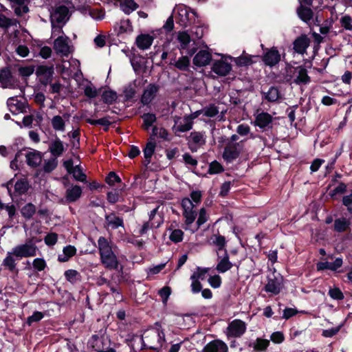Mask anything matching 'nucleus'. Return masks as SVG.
Masks as SVG:
<instances>
[{"label": "nucleus", "instance_id": "f257e3e1", "mask_svg": "<svg viewBox=\"0 0 352 352\" xmlns=\"http://www.w3.org/2000/svg\"><path fill=\"white\" fill-rule=\"evenodd\" d=\"M101 263L108 269H116L118 267L117 256L113 251L111 243L104 237L98 240Z\"/></svg>", "mask_w": 352, "mask_h": 352}, {"label": "nucleus", "instance_id": "f03ea898", "mask_svg": "<svg viewBox=\"0 0 352 352\" xmlns=\"http://www.w3.org/2000/svg\"><path fill=\"white\" fill-rule=\"evenodd\" d=\"M286 76L289 78V80L293 78V82L297 85H306L310 81L307 69L302 66L294 67L287 65L286 67Z\"/></svg>", "mask_w": 352, "mask_h": 352}, {"label": "nucleus", "instance_id": "7ed1b4c3", "mask_svg": "<svg viewBox=\"0 0 352 352\" xmlns=\"http://www.w3.org/2000/svg\"><path fill=\"white\" fill-rule=\"evenodd\" d=\"M16 258L33 257L36 255L37 247L31 241L16 245L12 249Z\"/></svg>", "mask_w": 352, "mask_h": 352}, {"label": "nucleus", "instance_id": "20e7f679", "mask_svg": "<svg viewBox=\"0 0 352 352\" xmlns=\"http://www.w3.org/2000/svg\"><path fill=\"white\" fill-rule=\"evenodd\" d=\"M243 148V143L229 142L225 147L223 158L225 161L230 163L237 159Z\"/></svg>", "mask_w": 352, "mask_h": 352}, {"label": "nucleus", "instance_id": "39448f33", "mask_svg": "<svg viewBox=\"0 0 352 352\" xmlns=\"http://www.w3.org/2000/svg\"><path fill=\"white\" fill-rule=\"evenodd\" d=\"M283 285V277L275 271L267 276V283L265 287L267 292L276 295L280 293Z\"/></svg>", "mask_w": 352, "mask_h": 352}, {"label": "nucleus", "instance_id": "423d86ee", "mask_svg": "<svg viewBox=\"0 0 352 352\" xmlns=\"http://www.w3.org/2000/svg\"><path fill=\"white\" fill-rule=\"evenodd\" d=\"M69 19V9L65 6H59L56 8L51 14V23L53 34L55 33V23L64 25Z\"/></svg>", "mask_w": 352, "mask_h": 352}, {"label": "nucleus", "instance_id": "0eeeda50", "mask_svg": "<svg viewBox=\"0 0 352 352\" xmlns=\"http://www.w3.org/2000/svg\"><path fill=\"white\" fill-rule=\"evenodd\" d=\"M146 341L150 344L149 347L153 349H157L161 347L165 342V335L160 329H153L148 331L144 337Z\"/></svg>", "mask_w": 352, "mask_h": 352}, {"label": "nucleus", "instance_id": "6e6552de", "mask_svg": "<svg viewBox=\"0 0 352 352\" xmlns=\"http://www.w3.org/2000/svg\"><path fill=\"white\" fill-rule=\"evenodd\" d=\"M228 59L232 60V58L223 56L220 60H214L212 71L221 76L228 75L232 69V65Z\"/></svg>", "mask_w": 352, "mask_h": 352}, {"label": "nucleus", "instance_id": "1a4fd4ad", "mask_svg": "<svg viewBox=\"0 0 352 352\" xmlns=\"http://www.w3.org/2000/svg\"><path fill=\"white\" fill-rule=\"evenodd\" d=\"M246 329L247 325L245 322L235 319L229 323L226 333L228 337L238 338L243 335Z\"/></svg>", "mask_w": 352, "mask_h": 352}, {"label": "nucleus", "instance_id": "9d476101", "mask_svg": "<svg viewBox=\"0 0 352 352\" xmlns=\"http://www.w3.org/2000/svg\"><path fill=\"white\" fill-rule=\"evenodd\" d=\"M183 208V214L185 218V222L187 225L192 224L195 220L197 212L194 209L196 206L189 198H184L182 201Z\"/></svg>", "mask_w": 352, "mask_h": 352}, {"label": "nucleus", "instance_id": "9b49d317", "mask_svg": "<svg viewBox=\"0 0 352 352\" xmlns=\"http://www.w3.org/2000/svg\"><path fill=\"white\" fill-rule=\"evenodd\" d=\"M54 49L57 54L67 56L72 51L69 44V38L65 36H59L54 42Z\"/></svg>", "mask_w": 352, "mask_h": 352}, {"label": "nucleus", "instance_id": "f8f14e48", "mask_svg": "<svg viewBox=\"0 0 352 352\" xmlns=\"http://www.w3.org/2000/svg\"><path fill=\"white\" fill-rule=\"evenodd\" d=\"M192 126V122H190V118H187L186 116L174 118L173 131L176 135H179L180 133L190 131Z\"/></svg>", "mask_w": 352, "mask_h": 352}, {"label": "nucleus", "instance_id": "ddd939ff", "mask_svg": "<svg viewBox=\"0 0 352 352\" xmlns=\"http://www.w3.org/2000/svg\"><path fill=\"white\" fill-rule=\"evenodd\" d=\"M262 60L266 65L273 67L280 62V54L276 47L267 49L262 56Z\"/></svg>", "mask_w": 352, "mask_h": 352}, {"label": "nucleus", "instance_id": "4468645a", "mask_svg": "<svg viewBox=\"0 0 352 352\" xmlns=\"http://www.w3.org/2000/svg\"><path fill=\"white\" fill-rule=\"evenodd\" d=\"M173 11L177 15L180 24L184 26L187 25L190 19V14H193L189 8L182 4L177 6Z\"/></svg>", "mask_w": 352, "mask_h": 352}, {"label": "nucleus", "instance_id": "2eb2a0df", "mask_svg": "<svg viewBox=\"0 0 352 352\" xmlns=\"http://www.w3.org/2000/svg\"><path fill=\"white\" fill-rule=\"evenodd\" d=\"M159 208H160V206H157V208H154L151 212V213L149 214V221L151 222V225H150L149 222H146L143 225V226L140 230L141 234L145 233L150 228V227L157 228L162 224V219L161 216L160 215L157 216V212Z\"/></svg>", "mask_w": 352, "mask_h": 352}, {"label": "nucleus", "instance_id": "dca6fc26", "mask_svg": "<svg viewBox=\"0 0 352 352\" xmlns=\"http://www.w3.org/2000/svg\"><path fill=\"white\" fill-rule=\"evenodd\" d=\"M211 60V54L208 50H201L195 55L192 62L197 67H204L208 65Z\"/></svg>", "mask_w": 352, "mask_h": 352}, {"label": "nucleus", "instance_id": "f3484780", "mask_svg": "<svg viewBox=\"0 0 352 352\" xmlns=\"http://www.w3.org/2000/svg\"><path fill=\"white\" fill-rule=\"evenodd\" d=\"M273 118L268 113L261 112L258 113L254 122V124L261 129H269L272 127Z\"/></svg>", "mask_w": 352, "mask_h": 352}, {"label": "nucleus", "instance_id": "a211bd4d", "mask_svg": "<svg viewBox=\"0 0 352 352\" xmlns=\"http://www.w3.org/2000/svg\"><path fill=\"white\" fill-rule=\"evenodd\" d=\"M64 166L68 173L72 174L75 179L80 182L85 180V175L82 172V170L78 165L74 166V163L71 160L65 161L64 162Z\"/></svg>", "mask_w": 352, "mask_h": 352}, {"label": "nucleus", "instance_id": "6ab92c4d", "mask_svg": "<svg viewBox=\"0 0 352 352\" xmlns=\"http://www.w3.org/2000/svg\"><path fill=\"white\" fill-rule=\"evenodd\" d=\"M0 82L4 88H14L16 85V81L8 69H3L1 70Z\"/></svg>", "mask_w": 352, "mask_h": 352}, {"label": "nucleus", "instance_id": "aec40b11", "mask_svg": "<svg viewBox=\"0 0 352 352\" xmlns=\"http://www.w3.org/2000/svg\"><path fill=\"white\" fill-rule=\"evenodd\" d=\"M54 70L52 67L41 66L36 71V74L39 78L40 82L43 85H47L51 82Z\"/></svg>", "mask_w": 352, "mask_h": 352}, {"label": "nucleus", "instance_id": "412c9836", "mask_svg": "<svg viewBox=\"0 0 352 352\" xmlns=\"http://www.w3.org/2000/svg\"><path fill=\"white\" fill-rule=\"evenodd\" d=\"M228 346L223 342L217 340L208 343L202 352H227Z\"/></svg>", "mask_w": 352, "mask_h": 352}, {"label": "nucleus", "instance_id": "4be33fe9", "mask_svg": "<svg viewBox=\"0 0 352 352\" xmlns=\"http://www.w3.org/2000/svg\"><path fill=\"white\" fill-rule=\"evenodd\" d=\"M190 147L192 151H197V147L204 145L206 142L204 135L200 132H192L189 137Z\"/></svg>", "mask_w": 352, "mask_h": 352}, {"label": "nucleus", "instance_id": "5701e85b", "mask_svg": "<svg viewBox=\"0 0 352 352\" xmlns=\"http://www.w3.org/2000/svg\"><path fill=\"white\" fill-rule=\"evenodd\" d=\"M175 36L178 43L177 47L180 50L186 49L192 40L189 34L185 31L177 32Z\"/></svg>", "mask_w": 352, "mask_h": 352}, {"label": "nucleus", "instance_id": "b1692460", "mask_svg": "<svg viewBox=\"0 0 352 352\" xmlns=\"http://www.w3.org/2000/svg\"><path fill=\"white\" fill-rule=\"evenodd\" d=\"M232 267V263L229 261L228 255L226 251H224V255L220 256L218 255V263L217 265V270L220 273H224L230 270Z\"/></svg>", "mask_w": 352, "mask_h": 352}, {"label": "nucleus", "instance_id": "393cba45", "mask_svg": "<svg viewBox=\"0 0 352 352\" xmlns=\"http://www.w3.org/2000/svg\"><path fill=\"white\" fill-rule=\"evenodd\" d=\"M27 164L32 167L38 166L42 161V155L37 151H30L25 154Z\"/></svg>", "mask_w": 352, "mask_h": 352}, {"label": "nucleus", "instance_id": "a878e982", "mask_svg": "<svg viewBox=\"0 0 352 352\" xmlns=\"http://www.w3.org/2000/svg\"><path fill=\"white\" fill-rule=\"evenodd\" d=\"M309 45V39L307 36H301L295 40L294 43V50L299 54L305 52Z\"/></svg>", "mask_w": 352, "mask_h": 352}, {"label": "nucleus", "instance_id": "bb28decb", "mask_svg": "<svg viewBox=\"0 0 352 352\" xmlns=\"http://www.w3.org/2000/svg\"><path fill=\"white\" fill-rule=\"evenodd\" d=\"M9 111L13 114H18L23 112L24 106L16 97H11L7 101Z\"/></svg>", "mask_w": 352, "mask_h": 352}, {"label": "nucleus", "instance_id": "cd10ccee", "mask_svg": "<svg viewBox=\"0 0 352 352\" xmlns=\"http://www.w3.org/2000/svg\"><path fill=\"white\" fill-rule=\"evenodd\" d=\"M12 3V7L14 10L16 15L21 16L27 13L29 9L25 3L26 0H10Z\"/></svg>", "mask_w": 352, "mask_h": 352}, {"label": "nucleus", "instance_id": "c85d7f7f", "mask_svg": "<svg viewBox=\"0 0 352 352\" xmlns=\"http://www.w3.org/2000/svg\"><path fill=\"white\" fill-rule=\"evenodd\" d=\"M342 265V260L340 258H337L333 262H321L318 263L317 268L318 270H323L329 269L331 270H336Z\"/></svg>", "mask_w": 352, "mask_h": 352}, {"label": "nucleus", "instance_id": "c756f323", "mask_svg": "<svg viewBox=\"0 0 352 352\" xmlns=\"http://www.w3.org/2000/svg\"><path fill=\"white\" fill-rule=\"evenodd\" d=\"M158 89L155 85H150L144 90L142 97V102L144 104H148L155 97Z\"/></svg>", "mask_w": 352, "mask_h": 352}, {"label": "nucleus", "instance_id": "7c9ffc66", "mask_svg": "<svg viewBox=\"0 0 352 352\" xmlns=\"http://www.w3.org/2000/svg\"><path fill=\"white\" fill-rule=\"evenodd\" d=\"M153 37L149 34H141L136 38L137 46L142 50L148 49L153 43Z\"/></svg>", "mask_w": 352, "mask_h": 352}, {"label": "nucleus", "instance_id": "2f4dec72", "mask_svg": "<svg viewBox=\"0 0 352 352\" xmlns=\"http://www.w3.org/2000/svg\"><path fill=\"white\" fill-rule=\"evenodd\" d=\"M82 194V189L78 186H73L66 191V199L68 201H76Z\"/></svg>", "mask_w": 352, "mask_h": 352}, {"label": "nucleus", "instance_id": "473e14b6", "mask_svg": "<svg viewBox=\"0 0 352 352\" xmlns=\"http://www.w3.org/2000/svg\"><path fill=\"white\" fill-rule=\"evenodd\" d=\"M76 252L74 246L67 245L63 248V254L58 255V261L60 262H66L72 257Z\"/></svg>", "mask_w": 352, "mask_h": 352}, {"label": "nucleus", "instance_id": "72a5a7b5", "mask_svg": "<svg viewBox=\"0 0 352 352\" xmlns=\"http://www.w3.org/2000/svg\"><path fill=\"white\" fill-rule=\"evenodd\" d=\"M120 8L125 14H129L138 8V5L134 0H122L120 2Z\"/></svg>", "mask_w": 352, "mask_h": 352}, {"label": "nucleus", "instance_id": "f704fd0d", "mask_svg": "<svg viewBox=\"0 0 352 352\" xmlns=\"http://www.w3.org/2000/svg\"><path fill=\"white\" fill-rule=\"evenodd\" d=\"M17 258L15 256V254H13V250H12L10 252L7 253L6 257L4 258L3 261V265L10 270L13 271L16 267V260Z\"/></svg>", "mask_w": 352, "mask_h": 352}, {"label": "nucleus", "instance_id": "c9c22d12", "mask_svg": "<svg viewBox=\"0 0 352 352\" xmlns=\"http://www.w3.org/2000/svg\"><path fill=\"white\" fill-rule=\"evenodd\" d=\"M298 14L303 21L308 23L312 18L313 12L310 8L300 6L298 9Z\"/></svg>", "mask_w": 352, "mask_h": 352}, {"label": "nucleus", "instance_id": "e433bc0d", "mask_svg": "<svg viewBox=\"0 0 352 352\" xmlns=\"http://www.w3.org/2000/svg\"><path fill=\"white\" fill-rule=\"evenodd\" d=\"M155 148V143L153 140L149 141L144 150V155L146 161V164H149L151 157H152Z\"/></svg>", "mask_w": 352, "mask_h": 352}, {"label": "nucleus", "instance_id": "4c0bfd02", "mask_svg": "<svg viewBox=\"0 0 352 352\" xmlns=\"http://www.w3.org/2000/svg\"><path fill=\"white\" fill-rule=\"evenodd\" d=\"M173 65L179 70H187L190 65V58L186 56H182Z\"/></svg>", "mask_w": 352, "mask_h": 352}, {"label": "nucleus", "instance_id": "58836bf2", "mask_svg": "<svg viewBox=\"0 0 352 352\" xmlns=\"http://www.w3.org/2000/svg\"><path fill=\"white\" fill-rule=\"evenodd\" d=\"M252 58L253 56L250 55L243 54L239 57L232 58V60L237 65L242 67L251 65L253 63Z\"/></svg>", "mask_w": 352, "mask_h": 352}, {"label": "nucleus", "instance_id": "ea45409f", "mask_svg": "<svg viewBox=\"0 0 352 352\" xmlns=\"http://www.w3.org/2000/svg\"><path fill=\"white\" fill-rule=\"evenodd\" d=\"M52 125L56 131H63L65 130V121L60 116H55L52 118Z\"/></svg>", "mask_w": 352, "mask_h": 352}, {"label": "nucleus", "instance_id": "a19ab883", "mask_svg": "<svg viewBox=\"0 0 352 352\" xmlns=\"http://www.w3.org/2000/svg\"><path fill=\"white\" fill-rule=\"evenodd\" d=\"M212 243L217 246L218 248L217 250V254L219 255L220 253V251L223 250V248L226 244V240L225 238L221 235H214L212 238Z\"/></svg>", "mask_w": 352, "mask_h": 352}, {"label": "nucleus", "instance_id": "79ce46f5", "mask_svg": "<svg viewBox=\"0 0 352 352\" xmlns=\"http://www.w3.org/2000/svg\"><path fill=\"white\" fill-rule=\"evenodd\" d=\"M64 150V146L60 140H55L50 146V151L54 155H60Z\"/></svg>", "mask_w": 352, "mask_h": 352}, {"label": "nucleus", "instance_id": "37998d69", "mask_svg": "<svg viewBox=\"0 0 352 352\" xmlns=\"http://www.w3.org/2000/svg\"><path fill=\"white\" fill-rule=\"evenodd\" d=\"M117 94L111 90H107L102 94L103 101L107 104H112L117 100Z\"/></svg>", "mask_w": 352, "mask_h": 352}, {"label": "nucleus", "instance_id": "c03bdc74", "mask_svg": "<svg viewBox=\"0 0 352 352\" xmlns=\"http://www.w3.org/2000/svg\"><path fill=\"white\" fill-rule=\"evenodd\" d=\"M209 268L197 267L196 271L192 274L190 278L196 279L197 280H204L206 274L208 272Z\"/></svg>", "mask_w": 352, "mask_h": 352}, {"label": "nucleus", "instance_id": "a18cd8bd", "mask_svg": "<svg viewBox=\"0 0 352 352\" xmlns=\"http://www.w3.org/2000/svg\"><path fill=\"white\" fill-rule=\"evenodd\" d=\"M109 226L112 228H117L119 226H122V220L114 215H109L107 217Z\"/></svg>", "mask_w": 352, "mask_h": 352}, {"label": "nucleus", "instance_id": "49530a36", "mask_svg": "<svg viewBox=\"0 0 352 352\" xmlns=\"http://www.w3.org/2000/svg\"><path fill=\"white\" fill-rule=\"evenodd\" d=\"M28 183L25 180H19L14 184L15 192L18 194H23L28 189Z\"/></svg>", "mask_w": 352, "mask_h": 352}, {"label": "nucleus", "instance_id": "de8ad7c7", "mask_svg": "<svg viewBox=\"0 0 352 352\" xmlns=\"http://www.w3.org/2000/svg\"><path fill=\"white\" fill-rule=\"evenodd\" d=\"M36 212L35 206L32 204H28L21 209V213L25 218H30Z\"/></svg>", "mask_w": 352, "mask_h": 352}, {"label": "nucleus", "instance_id": "09e8293b", "mask_svg": "<svg viewBox=\"0 0 352 352\" xmlns=\"http://www.w3.org/2000/svg\"><path fill=\"white\" fill-rule=\"evenodd\" d=\"M184 237V232L182 230L179 229H175L171 231L169 239L171 241L174 243H179L182 241Z\"/></svg>", "mask_w": 352, "mask_h": 352}, {"label": "nucleus", "instance_id": "8fccbe9b", "mask_svg": "<svg viewBox=\"0 0 352 352\" xmlns=\"http://www.w3.org/2000/svg\"><path fill=\"white\" fill-rule=\"evenodd\" d=\"M144 128L148 129L156 120V116L153 113H145L142 116Z\"/></svg>", "mask_w": 352, "mask_h": 352}, {"label": "nucleus", "instance_id": "3c124183", "mask_svg": "<svg viewBox=\"0 0 352 352\" xmlns=\"http://www.w3.org/2000/svg\"><path fill=\"white\" fill-rule=\"evenodd\" d=\"M270 341L265 339L258 338L253 344L254 349L257 351H263L267 349Z\"/></svg>", "mask_w": 352, "mask_h": 352}, {"label": "nucleus", "instance_id": "603ef678", "mask_svg": "<svg viewBox=\"0 0 352 352\" xmlns=\"http://www.w3.org/2000/svg\"><path fill=\"white\" fill-rule=\"evenodd\" d=\"M265 98L270 102H275L279 98V93L276 88L271 87L266 93Z\"/></svg>", "mask_w": 352, "mask_h": 352}, {"label": "nucleus", "instance_id": "864d4df0", "mask_svg": "<svg viewBox=\"0 0 352 352\" xmlns=\"http://www.w3.org/2000/svg\"><path fill=\"white\" fill-rule=\"evenodd\" d=\"M159 295L162 298L163 303L165 305L171 294V289L169 287H164L158 292Z\"/></svg>", "mask_w": 352, "mask_h": 352}, {"label": "nucleus", "instance_id": "5fc2aeb1", "mask_svg": "<svg viewBox=\"0 0 352 352\" xmlns=\"http://www.w3.org/2000/svg\"><path fill=\"white\" fill-rule=\"evenodd\" d=\"M329 295L331 296V298L335 300H342L344 298L342 292L338 287L329 289Z\"/></svg>", "mask_w": 352, "mask_h": 352}, {"label": "nucleus", "instance_id": "6e6d98bb", "mask_svg": "<svg viewBox=\"0 0 352 352\" xmlns=\"http://www.w3.org/2000/svg\"><path fill=\"white\" fill-rule=\"evenodd\" d=\"M342 27L347 30H352V19L348 15H344L340 19Z\"/></svg>", "mask_w": 352, "mask_h": 352}, {"label": "nucleus", "instance_id": "4d7b16f0", "mask_svg": "<svg viewBox=\"0 0 352 352\" xmlns=\"http://www.w3.org/2000/svg\"><path fill=\"white\" fill-rule=\"evenodd\" d=\"M57 166V162L55 159L46 160L44 163L43 170L45 172L50 173Z\"/></svg>", "mask_w": 352, "mask_h": 352}, {"label": "nucleus", "instance_id": "13d9d810", "mask_svg": "<svg viewBox=\"0 0 352 352\" xmlns=\"http://www.w3.org/2000/svg\"><path fill=\"white\" fill-rule=\"evenodd\" d=\"M153 136H159L160 138L166 140L168 139V132L164 128H158L157 126H154L153 128Z\"/></svg>", "mask_w": 352, "mask_h": 352}, {"label": "nucleus", "instance_id": "bf43d9fd", "mask_svg": "<svg viewBox=\"0 0 352 352\" xmlns=\"http://www.w3.org/2000/svg\"><path fill=\"white\" fill-rule=\"evenodd\" d=\"M348 226L349 223L345 219H337L334 223L335 229L338 232L345 230Z\"/></svg>", "mask_w": 352, "mask_h": 352}, {"label": "nucleus", "instance_id": "052dcab7", "mask_svg": "<svg viewBox=\"0 0 352 352\" xmlns=\"http://www.w3.org/2000/svg\"><path fill=\"white\" fill-rule=\"evenodd\" d=\"M218 112L219 110L214 105H210V107L202 110L203 115L210 118L214 117L218 113Z\"/></svg>", "mask_w": 352, "mask_h": 352}, {"label": "nucleus", "instance_id": "680f3d73", "mask_svg": "<svg viewBox=\"0 0 352 352\" xmlns=\"http://www.w3.org/2000/svg\"><path fill=\"white\" fill-rule=\"evenodd\" d=\"M65 276L68 281L74 283L78 278V272L74 270H68L65 271Z\"/></svg>", "mask_w": 352, "mask_h": 352}, {"label": "nucleus", "instance_id": "e2e57ef3", "mask_svg": "<svg viewBox=\"0 0 352 352\" xmlns=\"http://www.w3.org/2000/svg\"><path fill=\"white\" fill-rule=\"evenodd\" d=\"M223 169L221 164L217 161H214L210 164L209 173L211 174H217L221 173L223 171Z\"/></svg>", "mask_w": 352, "mask_h": 352}, {"label": "nucleus", "instance_id": "0e129e2a", "mask_svg": "<svg viewBox=\"0 0 352 352\" xmlns=\"http://www.w3.org/2000/svg\"><path fill=\"white\" fill-rule=\"evenodd\" d=\"M33 267L38 271L43 270L46 267V263L44 259L41 258H35L32 262Z\"/></svg>", "mask_w": 352, "mask_h": 352}, {"label": "nucleus", "instance_id": "69168bd1", "mask_svg": "<svg viewBox=\"0 0 352 352\" xmlns=\"http://www.w3.org/2000/svg\"><path fill=\"white\" fill-rule=\"evenodd\" d=\"M34 67L33 66L21 67L19 69V74L23 77H28L34 73Z\"/></svg>", "mask_w": 352, "mask_h": 352}, {"label": "nucleus", "instance_id": "338daca9", "mask_svg": "<svg viewBox=\"0 0 352 352\" xmlns=\"http://www.w3.org/2000/svg\"><path fill=\"white\" fill-rule=\"evenodd\" d=\"M210 285L213 288H219L221 284V278L219 275L212 276L208 279Z\"/></svg>", "mask_w": 352, "mask_h": 352}, {"label": "nucleus", "instance_id": "774afa93", "mask_svg": "<svg viewBox=\"0 0 352 352\" xmlns=\"http://www.w3.org/2000/svg\"><path fill=\"white\" fill-rule=\"evenodd\" d=\"M208 221V214L205 208H201L199 210L198 219L197 221V223L198 227L204 224Z\"/></svg>", "mask_w": 352, "mask_h": 352}]
</instances>
